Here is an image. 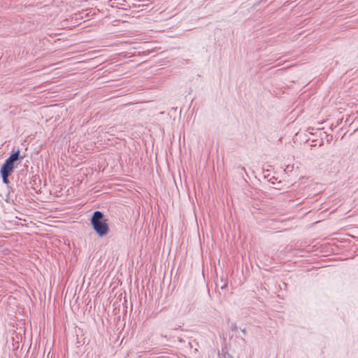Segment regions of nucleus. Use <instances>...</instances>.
I'll use <instances>...</instances> for the list:
<instances>
[{"label":"nucleus","mask_w":358,"mask_h":358,"mask_svg":"<svg viewBox=\"0 0 358 358\" xmlns=\"http://www.w3.org/2000/svg\"><path fill=\"white\" fill-rule=\"evenodd\" d=\"M25 155H21L20 150L19 148L17 150L13 149L11 152L9 153V156L8 158L6 159V160L8 161L10 163H13V164L17 165L22 161V159L24 158Z\"/></svg>","instance_id":"nucleus-3"},{"label":"nucleus","mask_w":358,"mask_h":358,"mask_svg":"<svg viewBox=\"0 0 358 358\" xmlns=\"http://www.w3.org/2000/svg\"><path fill=\"white\" fill-rule=\"evenodd\" d=\"M241 332L243 334L244 336L247 335V331L245 329H241Z\"/></svg>","instance_id":"nucleus-8"},{"label":"nucleus","mask_w":358,"mask_h":358,"mask_svg":"<svg viewBox=\"0 0 358 358\" xmlns=\"http://www.w3.org/2000/svg\"><path fill=\"white\" fill-rule=\"evenodd\" d=\"M237 329H238V327H237V326L236 324L232 325L231 330L233 331H236Z\"/></svg>","instance_id":"nucleus-7"},{"label":"nucleus","mask_w":358,"mask_h":358,"mask_svg":"<svg viewBox=\"0 0 358 358\" xmlns=\"http://www.w3.org/2000/svg\"><path fill=\"white\" fill-rule=\"evenodd\" d=\"M16 165L6 160L0 168V176L3 184L8 185L10 183L9 176L13 173Z\"/></svg>","instance_id":"nucleus-2"},{"label":"nucleus","mask_w":358,"mask_h":358,"mask_svg":"<svg viewBox=\"0 0 358 358\" xmlns=\"http://www.w3.org/2000/svg\"><path fill=\"white\" fill-rule=\"evenodd\" d=\"M76 342L75 345L77 348L85 344L86 338L84 337V334H83L81 329L79 328L78 329H76Z\"/></svg>","instance_id":"nucleus-4"},{"label":"nucleus","mask_w":358,"mask_h":358,"mask_svg":"<svg viewBox=\"0 0 358 358\" xmlns=\"http://www.w3.org/2000/svg\"><path fill=\"white\" fill-rule=\"evenodd\" d=\"M29 183L32 189H36V187L41 185V180L40 179V177L38 176L35 175L32 176Z\"/></svg>","instance_id":"nucleus-5"},{"label":"nucleus","mask_w":358,"mask_h":358,"mask_svg":"<svg viewBox=\"0 0 358 358\" xmlns=\"http://www.w3.org/2000/svg\"><path fill=\"white\" fill-rule=\"evenodd\" d=\"M89 220L92 229L99 237H103L108 234L110 231L108 219L103 212L94 211Z\"/></svg>","instance_id":"nucleus-1"},{"label":"nucleus","mask_w":358,"mask_h":358,"mask_svg":"<svg viewBox=\"0 0 358 358\" xmlns=\"http://www.w3.org/2000/svg\"><path fill=\"white\" fill-rule=\"evenodd\" d=\"M221 282L222 283L220 285L221 289H224L227 287V282L223 280V278L221 279Z\"/></svg>","instance_id":"nucleus-6"}]
</instances>
